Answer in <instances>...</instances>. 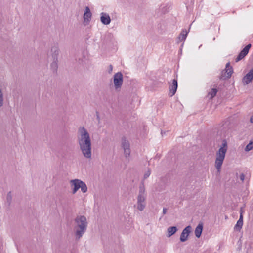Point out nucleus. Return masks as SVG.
I'll return each mask as SVG.
<instances>
[{
  "instance_id": "obj_1",
  "label": "nucleus",
  "mask_w": 253,
  "mask_h": 253,
  "mask_svg": "<svg viewBox=\"0 0 253 253\" xmlns=\"http://www.w3.org/2000/svg\"><path fill=\"white\" fill-rule=\"evenodd\" d=\"M77 141L83 156L86 159L91 157V143L89 134L83 127L79 129Z\"/></svg>"
},
{
  "instance_id": "obj_2",
  "label": "nucleus",
  "mask_w": 253,
  "mask_h": 253,
  "mask_svg": "<svg viewBox=\"0 0 253 253\" xmlns=\"http://www.w3.org/2000/svg\"><path fill=\"white\" fill-rule=\"evenodd\" d=\"M75 234L77 239H80L86 232L87 227L86 218L84 215H78L75 219Z\"/></svg>"
},
{
  "instance_id": "obj_3",
  "label": "nucleus",
  "mask_w": 253,
  "mask_h": 253,
  "mask_svg": "<svg viewBox=\"0 0 253 253\" xmlns=\"http://www.w3.org/2000/svg\"><path fill=\"white\" fill-rule=\"evenodd\" d=\"M227 150V144L225 139L223 140L221 147L216 153L215 167L218 172H220L222 165L224 160Z\"/></svg>"
},
{
  "instance_id": "obj_4",
  "label": "nucleus",
  "mask_w": 253,
  "mask_h": 253,
  "mask_svg": "<svg viewBox=\"0 0 253 253\" xmlns=\"http://www.w3.org/2000/svg\"><path fill=\"white\" fill-rule=\"evenodd\" d=\"M72 186H74L72 190V193L75 194L77 191L81 188L83 193H85L87 191V187L86 184L80 179H75L70 181Z\"/></svg>"
},
{
  "instance_id": "obj_5",
  "label": "nucleus",
  "mask_w": 253,
  "mask_h": 253,
  "mask_svg": "<svg viewBox=\"0 0 253 253\" xmlns=\"http://www.w3.org/2000/svg\"><path fill=\"white\" fill-rule=\"evenodd\" d=\"M123 76L121 72L115 73L113 76L114 87L116 91H120L123 84Z\"/></svg>"
},
{
  "instance_id": "obj_6",
  "label": "nucleus",
  "mask_w": 253,
  "mask_h": 253,
  "mask_svg": "<svg viewBox=\"0 0 253 253\" xmlns=\"http://www.w3.org/2000/svg\"><path fill=\"white\" fill-rule=\"evenodd\" d=\"M122 146L124 150V154L126 157L129 156L130 154V144L127 139L124 137L122 139Z\"/></svg>"
},
{
  "instance_id": "obj_7",
  "label": "nucleus",
  "mask_w": 253,
  "mask_h": 253,
  "mask_svg": "<svg viewBox=\"0 0 253 253\" xmlns=\"http://www.w3.org/2000/svg\"><path fill=\"white\" fill-rule=\"evenodd\" d=\"M191 230L192 227L190 225L187 226L183 230L180 237L181 242H184L188 239V236L191 232Z\"/></svg>"
},
{
  "instance_id": "obj_8",
  "label": "nucleus",
  "mask_w": 253,
  "mask_h": 253,
  "mask_svg": "<svg viewBox=\"0 0 253 253\" xmlns=\"http://www.w3.org/2000/svg\"><path fill=\"white\" fill-rule=\"evenodd\" d=\"M137 208L140 211H142L146 206V196H138L137 198Z\"/></svg>"
},
{
  "instance_id": "obj_9",
  "label": "nucleus",
  "mask_w": 253,
  "mask_h": 253,
  "mask_svg": "<svg viewBox=\"0 0 253 253\" xmlns=\"http://www.w3.org/2000/svg\"><path fill=\"white\" fill-rule=\"evenodd\" d=\"M251 47V44H249L247 45L239 53L238 57L236 58L235 61L236 62L242 60L243 58L246 56L249 52V49Z\"/></svg>"
},
{
  "instance_id": "obj_10",
  "label": "nucleus",
  "mask_w": 253,
  "mask_h": 253,
  "mask_svg": "<svg viewBox=\"0 0 253 253\" xmlns=\"http://www.w3.org/2000/svg\"><path fill=\"white\" fill-rule=\"evenodd\" d=\"M253 79V68L251 69L249 72L243 78L242 83L244 85H247L252 82Z\"/></svg>"
},
{
  "instance_id": "obj_11",
  "label": "nucleus",
  "mask_w": 253,
  "mask_h": 253,
  "mask_svg": "<svg viewBox=\"0 0 253 253\" xmlns=\"http://www.w3.org/2000/svg\"><path fill=\"white\" fill-rule=\"evenodd\" d=\"M169 88L170 90L169 95L171 97L175 94L177 89V79H174L172 80V84L170 85Z\"/></svg>"
},
{
  "instance_id": "obj_12",
  "label": "nucleus",
  "mask_w": 253,
  "mask_h": 253,
  "mask_svg": "<svg viewBox=\"0 0 253 253\" xmlns=\"http://www.w3.org/2000/svg\"><path fill=\"white\" fill-rule=\"evenodd\" d=\"M92 13L89 7L86 6L85 8L84 13V19L85 23L88 24L91 18Z\"/></svg>"
},
{
  "instance_id": "obj_13",
  "label": "nucleus",
  "mask_w": 253,
  "mask_h": 253,
  "mask_svg": "<svg viewBox=\"0 0 253 253\" xmlns=\"http://www.w3.org/2000/svg\"><path fill=\"white\" fill-rule=\"evenodd\" d=\"M100 20L101 22L104 25H108L111 22V19L109 14L104 12L101 13Z\"/></svg>"
},
{
  "instance_id": "obj_14",
  "label": "nucleus",
  "mask_w": 253,
  "mask_h": 253,
  "mask_svg": "<svg viewBox=\"0 0 253 253\" xmlns=\"http://www.w3.org/2000/svg\"><path fill=\"white\" fill-rule=\"evenodd\" d=\"M59 50V48L57 46H54L51 48V52L53 60L55 61H57V60H58Z\"/></svg>"
},
{
  "instance_id": "obj_15",
  "label": "nucleus",
  "mask_w": 253,
  "mask_h": 253,
  "mask_svg": "<svg viewBox=\"0 0 253 253\" xmlns=\"http://www.w3.org/2000/svg\"><path fill=\"white\" fill-rule=\"evenodd\" d=\"M243 217L242 213L241 212V213H240L239 219L237 221V222L234 227L235 230H237V231H240V229L242 228V227L243 224Z\"/></svg>"
},
{
  "instance_id": "obj_16",
  "label": "nucleus",
  "mask_w": 253,
  "mask_h": 253,
  "mask_svg": "<svg viewBox=\"0 0 253 253\" xmlns=\"http://www.w3.org/2000/svg\"><path fill=\"white\" fill-rule=\"evenodd\" d=\"M203 228V225L202 223H199L196 227L195 230V234L197 238H200Z\"/></svg>"
},
{
  "instance_id": "obj_17",
  "label": "nucleus",
  "mask_w": 253,
  "mask_h": 253,
  "mask_svg": "<svg viewBox=\"0 0 253 253\" xmlns=\"http://www.w3.org/2000/svg\"><path fill=\"white\" fill-rule=\"evenodd\" d=\"M177 231V228L176 226H171L168 228V234L167 237H170L174 234H175Z\"/></svg>"
},
{
  "instance_id": "obj_18",
  "label": "nucleus",
  "mask_w": 253,
  "mask_h": 253,
  "mask_svg": "<svg viewBox=\"0 0 253 253\" xmlns=\"http://www.w3.org/2000/svg\"><path fill=\"white\" fill-rule=\"evenodd\" d=\"M188 32L185 30H182L181 33L178 37V40L177 42L179 43L180 42L185 40L186 38Z\"/></svg>"
},
{
  "instance_id": "obj_19",
  "label": "nucleus",
  "mask_w": 253,
  "mask_h": 253,
  "mask_svg": "<svg viewBox=\"0 0 253 253\" xmlns=\"http://www.w3.org/2000/svg\"><path fill=\"white\" fill-rule=\"evenodd\" d=\"M138 196H146L145 187L143 184L140 185L139 186V193Z\"/></svg>"
},
{
  "instance_id": "obj_20",
  "label": "nucleus",
  "mask_w": 253,
  "mask_h": 253,
  "mask_svg": "<svg viewBox=\"0 0 253 253\" xmlns=\"http://www.w3.org/2000/svg\"><path fill=\"white\" fill-rule=\"evenodd\" d=\"M58 62V60H57V61L53 60L52 62L50 65L51 68L54 72L57 71V70Z\"/></svg>"
},
{
  "instance_id": "obj_21",
  "label": "nucleus",
  "mask_w": 253,
  "mask_h": 253,
  "mask_svg": "<svg viewBox=\"0 0 253 253\" xmlns=\"http://www.w3.org/2000/svg\"><path fill=\"white\" fill-rule=\"evenodd\" d=\"M217 89L216 88L211 89V91L209 93V95L210 96V99H212L216 94Z\"/></svg>"
},
{
  "instance_id": "obj_22",
  "label": "nucleus",
  "mask_w": 253,
  "mask_h": 253,
  "mask_svg": "<svg viewBox=\"0 0 253 253\" xmlns=\"http://www.w3.org/2000/svg\"><path fill=\"white\" fill-rule=\"evenodd\" d=\"M253 149V142H250L245 147V151L248 152Z\"/></svg>"
},
{
  "instance_id": "obj_23",
  "label": "nucleus",
  "mask_w": 253,
  "mask_h": 253,
  "mask_svg": "<svg viewBox=\"0 0 253 253\" xmlns=\"http://www.w3.org/2000/svg\"><path fill=\"white\" fill-rule=\"evenodd\" d=\"M226 72L227 75V77L228 78H230L231 76V75L233 72V69H232V67H230V68H226Z\"/></svg>"
},
{
  "instance_id": "obj_24",
  "label": "nucleus",
  "mask_w": 253,
  "mask_h": 253,
  "mask_svg": "<svg viewBox=\"0 0 253 253\" xmlns=\"http://www.w3.org/2000/svg\"><path fill=\"white\" fill-rule=\"evenodd\" d=\"M6 199H7V202L8 203V204L10 205L11 203V200H12V195H11V192H9L7 193Z\"/></svg>"
},
{
  "instance_id": "obj_25",
  "label": "nucleus",
  "mask_w": 253,
  "mask_h": 253,
  "mask_svg": "<svg viewBox=\"0 0 253 253\" xmlns=\"http://www.w3.org/2000/svg\"><path fill=\"white\" fill-rule=\"evenodd\" d=\"M150 174H151V170L150 169H148L147 171H146V172L145 173V174L144 175V179L147 178L150 175Z\"/></svg>"
},
{
  "instance_id": "obj_26",
  "label": "nucleus",
  "mask_w": 253,
  "mask_h": 253,
  "mask_svg": "<svg viewBox=\"0 0 253 253\" xmlns=\"http://www.w3.org/2000/svg\"><path fill=\"white\" fill-rule=\"evenodd\" d=\"M112 70H113V66L112 65H110L109 66L108 72L109 73H111L112 72Z\"/></svg>"
},
{
  "instance_id": "obj_27",
  "label": "nucleus",
  "mask_w": 253,
  "mask_h": 253,
  "mask_svg": "<svg viewBox=\"0 0 253 253\" xmlns=\"http://www.w3.org/2000/svg\"><path fill=\"white\" fill-rule=\"evenodd\" d=\"M240 179H241L242 181H244V178H245V175H244V174H243V173H242V174H241L240 175Z\"/></svg>"
},
{
  "instance_id": "obj_28",
  "label": "nucleus",
  "mask_w": 253,
  "mask_h": 253,
  "mask_svg": "<svg viewBox=\"0 0 253 253\" xmlns=\"http://www.w3.org/2000/svg\"><path fill=\"white\" fill-rule=\"evenodd\" d=\"M167 209L166 208H164L163 209V214H165L167 213Z\"/></svg>"
},
{
  "instance_id": "obj_29",
  "label": "nucleus",
  "mask_w": 253,
  "mask_h": 253,
  "mask_svg": "<svg viewBox=\"0 0 253 253\" xmlns=\"http://www.w3.org/2000/svg\"><path fill=\"white\" fill-rule=\"evenodd\" d=\"M230 67H231L230 66V63H227L226 65V68H230Z\"/></svg>"
},
{
  "instance_id": "obj_30",
  "label": "nucleus",
  "mask_w": 253,
  "mask_h": 253,
  "mask_svg": "<svg viewBox=\"0 0 253 253\" xmlns=\"http://www.w3.org/2000/svg\"><path fill=\"white\" fill-rule=\"evenodd\" d=\"M250 121L251 122L253 123V116L251 118Z\"/></svg>"
},
{
  "instance_id": "obj_31",
  "label": "nucleus",
  "mask_w": 253,
  "mask_h": 253,
  "mask_svg": "<svg viewBox=\"0 0 253 253\" xmlns=\"http://www.w3.org/2000/svg\"><path fill=\"white\" fill-rule=\"evenodd\" d=\"M97 119L99 120V115H98V112H97Z\"/></svg>"
},
{
  "instance_id": "obj_32",
  "label": "nucleus",
  "mask_w": 253,
  "mask_h": 253,
  "mask_svg": "<svg viewBox=\"0 0 253 253\" xmlns=\"http://www.w3.org/2000/svg\"><path fill=\"white\" fill-rule=\"evenodd\" d=\"M201 46H202V45H201L199 47V48H201Z\"/></svg>"
}]
</instances>
